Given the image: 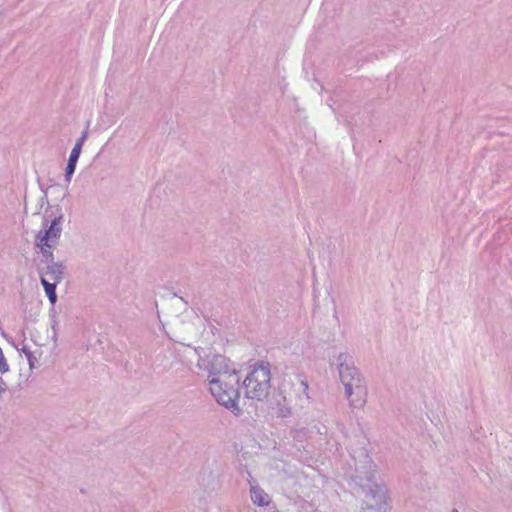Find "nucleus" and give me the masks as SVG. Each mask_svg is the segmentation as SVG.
<instances>
[{
  "mask_svg": "<svg viewBox=\"0 0 512 512\" xmlns=\"http://www.w3.org/2000/svg\"><path fill=\"white\" fill-rule=\"evenodd\" d=\"M200 318L198 314L192 309L186 308L181 314L176 315L169 321L168 335L171 340L180 343L186 347H191L186 344L187 340L200 325Z\"/></svg>",
  "mask_w": 512,
  "mask_h": 512,
  "instance_id": "423d86ee",
  "label": "nucleus"
},
{
  "mask_svg": "<svg viewBox=\"0 0 512 512\" xmlns=\"http://www.w3.org/2000/svg\"><path fill=\"white\" fill-rule=\"evenodd\" d=\"M87 136H88V131L85 130V131H83V133H82V135L80 137L83 138V140H86Z\"/></svg>",
  "mask_w": 512,
  "mask_h": 512,
  "instance_id": "aec40b11",
  "label": "nucleus"
},
{
  "mask_svg": "<svg viewBox=\"0 0 512 512\" xmlns=\"http://www.w3.org/2000/svg\"><path fill=\"white\" fill-rule=\"evenodd\" d=\"M62 218H63L62 215L55 217L51 221L48 228H45L43 231H39L36 234L35 238L39 239L40 242L44 241L45 243H53L56 245L58 243V240H59L61 232H62V227H61ZM44 226L47 227V224H44Z\"/></svg>",
  "mask_w": 512,
  "mask_h": 512,
  "instance_id": "1a4fd4ad",
  "label": "nucleus"
},
{
  "mask_svg": "<svg viewBox=\"0 0 512 512\" xmlns=\"http://www.w3.org/2000/svg\"><path fill=\"white\" fill-rule=\"evenodd\" d=\"M35 246L37 248H39L40 250V253H41V260L39 262L38 265H43V264H49V263H52V262H56L54 260V254L52 252V248H54L56 245L53 244V243H45L44 241H41L39 239H36L35 238Z\"/></svg>",
  "mask_w": 512,
  "mask_h": 512,
  "instance_id": "f8f14e48",
  "label": "nucleus"
},
{
  "mask_svg": "<svg viewBox=\"0 0 512 512\" xmlns=\"http://www.w3.org/2000/svg\"><path fill=\"white\" fill-rule=\"evenodd\" d=\"M338 373L345 389V396L349 406L361 409L367 402V385L364 377L354 365L351 358L340 354L338 356Z\"/></svg>",
  "mask_w": 512,
  "mask_h": 512,
  "instance_id": "f257e3e1",
  "label": "nucleus"
},
{
  "mask_svg": "<svg viewBox=\"0 0 512 512\" xmlns=\"http://www.w3.org/2000/svg\"><path fill=\"white\" fill-rule=\"evenodd\" d=\"M292 386L294 388L296 395L299 398L300 404L301 405L305 404L309 399V396L307 393V390H308L307 382L304 379H302L300 376H296L294 378V380L292 381Z\"/></svg>",
  "mask_w": 512,
  "mask_h": 512,
  "instance_id": "ddd939ff",
  "label": "nucleus"
},
{
  "mask_svg": "<svg viewBox=\"0 0 512 512\" xmlns=\"http://www.w3.org/2000/svg\"><path fill=\"white\" fill-rule=\"evenodd\" d=\"M198 486L207 492H214L220 488V472L216 464L205 465L197 475Z\"/></svg>",
  "mask_w": 512,
  "mask_h": 512,
  "instance_id": "6e6552de",
  "label": "nucleus"
},
{
  "mask_svg": "<svg viewBox=\"0 0 512 512\" xmlns=\"http://www.w3.org/2000/svg\"><path fill=\"white\" fill-rule=\"evenodd\" d=\"M40 282L45 290V293H46L50 303L52 305H54L57 302L56 285L58 283H55L54 281L50 282L45 277H41Z\"/></svg>",
  "mask_w": 512,
  "mask_h": 512,
  "instance_id": "4468645a",
  "label": "nucleus"
},
{
  "mask_svg": "<svg viewBox=\"0 0 512 512\" xmlns=\"http://www.w3.org/2000/svg\"><path fill=\"white\" fill-rule=\"evenodd\" d=\"M250 499L259 507H268L271 504V497L257 484L250 485Z\"/></svg>",
  "mask_w": 512,
  "mask_h": 512,
  "instance_id": "9b49d317",
  "label": "nucleus"
},
{
  "mask_svg": "<svg viewBox=\"0 0 512 512\" xmlns=\"http://www.w3.org/2000/svg\"><path fill=\"white\" fill-rule=\"evenodd\" d=\"M41 355L39 354V357ZM44 363L35 354H18L12 363V379L5 381L0 377V396L6 391L16 392L26 386L32 370ZM8 370L9 366L4 354H0V373H6Z\"/></svg>",
  "mask_w": 512,
  "mask_h": 512,
  "instance_id": "f03ea898",
  "label": "nucleus"
},
{
  "mask_svg": "<svg viewBox=\"0 0 512 512\" xmlns=\"http://www.w3.org/2000/svg\"><path fill=\"white\" fill-rule=\"evenodd\" d=\"M361 487L365 493L362 512H387V490L377 482L375 472L367 477V483H362Z\"/></svg>",
  "mask_w": 512,
  "mask_h": 512,
  "instance_id": "0eeeda50",
  "label": "nucleus"
},
{
  "mask_svg": "<svg viewBox=\"0 0 512 512\" xmlns=\"http://www.w3.org/2000/svg\"><path fill=\"white\" fill-rule=\"evenodd\" d=\"M0 352H2V349L0 348Z\"/></svg>",
  "mask_w": 512,
  "mask_h": 512,
  "instance_id": "4be33fe9",
  "label": "nucleus"
},
{
  "mask_svg": "<svg viewBox=\"0 0 512 512\" xmlns=\"http://www.w3.org/2000/svg\"><path fill=\"white\" fill-rule=\"evenodd\" d=\"M287 512H312L311 505L306 501L295 502L287 509Z\"/></svg>",
  "mask_w": 512,
  "mask_h": 512,
  "instance_id": "2eb2a0df",
  "label": "nucleus"
},
{
  "mask_svg": "<svg viewBox=\"0 0 512 512\" xmlns=\"http://www.w3.org/2000/svg\"><path fill=\"white\" fill-rule=\"evenodd\" d=\"M81 151L82 149L80 147L74 146L70 153L69 159H72L73 161H78Z\"/></svg>",
  "mask_w": 512,
  "mask_h": 512,
  "instance_id": "a211bd4d",
  "label": "nucleus"
},
{
  "mask_svg": "<svg viewBox=\"0 0 512 512\" xmlns=\"http://www.w3.org/2000/svg\"><path fill=\"white\" fill-rule=\"evenodd\" d=\"M84 142H85V140H83V138L79 137L74 146H78L82 149Z\"/></svg>",
  "mask_w": 512,
  "mask_h": 512,
  "instance_id": "6ab92c4d",
  "label": "nucleus"
},
{
  "mask_svg": "<svg viewBox=\"0 0 512 512\" xmlns=\"http://www.w3.org/2000/svg\"><path fill=\"white\" fill-rule=\"evenodd\" d=\"M275 414L278 417L286 418L291 416L292 410L291 407L288 406L286 403H278L277 407L275 408Z\"/></svg>",
  "mask_w": 512,
  "mask_h": 512,
  "instance_id": "dca6fc26",
  "label": "nucleus"
},
{
  "mask_svg": "<svg viewBox=\"0 0 512 512\" xmlns=\"http://www.w3.org/2000/svg\"><path fill=\"white\" fill-rule=\"evenodd\" d=\"M196 366L200 372L207 374L208 381L211 378L233 379V376H238L240 367L226 354L200 355Z\"/></svg>",
  "mask_w": 512,
  "mask_h": 512,
  "instance_id": "20e7f679",
  "label": "nucleus"
},
{
  "mask_svg": "<svg viewBox=\"0 0 512 512\" xmlns=\"http://www.w3.org/2000/svg\"><path fill=\"white\" fill-rule=\"evenodd\" d=\"M451 512H459L457 509H453Z\"/></svg>",
  "mask_w": 512,
  "mask_h": 512,
  "instance_id": "412c9836",
  "label": "nucleus"
},
{
  "mask_svg": "<svg viewBox=\"0 0 512 512\" xmlns=\"http://www.w3.org/2000/svg\"><path fill=\"white\" fill-rule=\"evenodd\" d=\"M77 161H73L72 159H68V163L65 169V181L70 182L73 173L75 172Z\"/></svg>",
  "mask_w": 512,
  "mask_h": 512,
  "instance_id": "f3484780",
  "label": "nucleus"
},
{
  "mask_svg": "<svg viewBox=\"0 0 512 512\" xmlns=\"http://www.w3.org/2000/svg\"><path fill=\"white\" fill-rule=\"evenodd\" d=\"M249 371L243 380L245 396L261 401L269 394L271 387L270 363L258 361L249 365Z\"/></svg>",
  "mask_w": 512,
  "mask_h": 512,
  "instance_id": "7ed1b4c3",
  "label": "nucleus"
},
{
  "mask_svg": "<svg viewBox=\"0 0 512 512\" xmlns=\"http://www.w3.org/2000/svg\"><path fill=\"white\" fill-rule=\"evenodd\" d=\"M208 384L209 391L218 404L231 410L235 415L242 413L238 405L240 398L238 376H233V379L211 378Z\"/></svg>",
  "mask_w": 512,
  "mask_h": 512,
  "instance_id": "39448f33",
  "label": "nucleus"
},
{
  "mask_svg": "<svg viewBox=\"0 0 512 512\" xmlns=\"http://www.w3.org/2000/svg\"><path fill=\"white\" fill-rule=\"evenodd\" d=\"M40 278L49 276L55 283H60L64 278L65 266L61 262H52L37 266Z\"/></svg>",
  "mask_w": 512,
  "mask_h": 512,
  "instance_id": "9d476101",
  "label": "nucleus"
}]
</instances>
